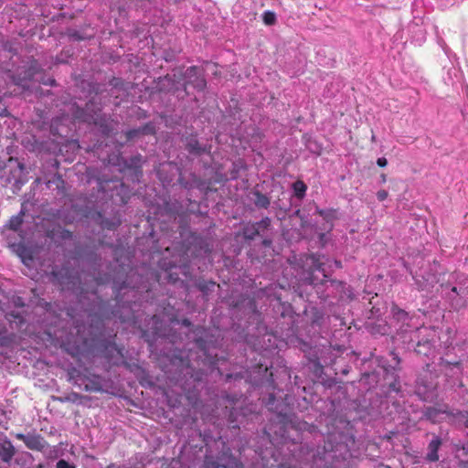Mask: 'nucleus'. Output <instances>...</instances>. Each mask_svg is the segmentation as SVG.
I'll use <instances>...</instances> for the list:
<instances>
[{
	"label": "nucleus",
	"mask_w": 468,
	"mask_h": 468,
	"mask_svg": "<svg viewBox=\"0 0 468 468\" xmlns=\"http://www.w3.org/2000/svg\"><path fill=\"white\" fill-rule=\"evenodd\" d=\"M301 270L297 272V291L300 295L315 294L320 299L323 289L329 278L324 263L319 254H304L300 260Z\"/></svg>",
	"instance_id": "1"
},
{
	"label": "nucleus",
	"mask_w": 468,
	"mask_h": 468,
	"mask_svg": "<svg viewBox=\"0 0 468 468\" xmlns=\"http://www.w3.org/2000/svg\"><path fill=\"white\" fill-rule=\"evenodd\" d=\"M89 93H94V96L85 103L84 107H80L77 103H73L70 107L71 115L75 120L80 122L91 124L97 115L102 112V103L97 96L101 94L103 90L99 83H89Z\"/></svg>",
	"instance_id": "2"
},
{
	"label": "nucleus",
	"mask_w": 468,
	"mask_h": 468,
	"mask_svg": "<svg viewBox=\"0 0 468 468\" xmlns=\"http://www.w3.org/2000/svg\"><path fill=\"white\" fill-rule=\"evenodd\" d=\"M346 440V437L343 433L329 434L323 446L322 458L333 466L346 460L350 452Z\"/></svg>",
	"instance_id": "3"
},
{
	"label": "nucleus",
	"mask_w": 468,
	"mask_h": 468,
	"mask_svg": "<svg viewBox=\"0 0 468 468\" xmlns=\"http://www.w3.org/2000/svg\"><path fill=\"white\" fill-rule=\"evenodd\" d=\"M441 287L450 288L447 292V298L451 303V306L456 310H462L467 306L468 301V279L458 281L456 278L455 284L451 286L450 283L441 284Z\"/></svg>",
	"instance_id": "4"
},
{
	"label": "nucleus",
	"mask_w": 468,
	"mask_h": 468,
	"mask_svg": "<svg viewBox=\"0 0 468 468\" xmlns=\"http://www.w3.org/2000/svg\"><path fill=\"white\" fill-rule=\"evenodd\" d=\"M51 282L61 287L62 290H74L80 283L77 272L69 267H54L50 272Z\"/></svg>",
	"instance_id": "5"
},
{
	"label": "nucleus",
	"mask_w": 468,
	"mask_h": 468,
	"mask_svg": "<svg viewBox=\"0 0 468 468\" xmlns=\"http://www.w3.org/2000/svg\"><path fill=\"white\" fill-rule=\"evenodd\" d=\"M203 468H243V464L229 448H224L216 458L206 456Z\"/></svg>",
	"instance_id": "6"
},
{
	"label": "nucleus",
	"mask_w": 468,
	"mask_h": 468,
	"mask_svg": "<svg viewBox=\"0 0 468 468\" xmlns=\"http://www.w3.org/2000/svg\"><path fill=\"white\" fill-rule=\"evenodd\" d=\"M179 80H185L183 90L187 92V87L192 86L197 90H204L207 87V81L203 73L197 66H191L187 69H180Z\"/></svg>",
	"instance_id": "7"
},
{
	"label": "nucleus",
	"mask_w": 468,
	"mask_h": 468,
	"mask_svg": "<svg viewBox=\"0 0 468 468\" xmlns=\"http://www.w3.org/2000/svg\"><path fill=\"white\" fill-rule=\"evenodd\" d=\"M98 190L100 192L108 193L112 192V197L114 192L117 196H120L122 203L127 202L129 197V187L122 182L117 179H106L105 177L97 178Z\"/></svg>",
	"instance_id": "8"
},
{
	"label": "nucleus",
	"mask_w": 468,
	"mask_h": 468,
	"mask_svg": "<svg viewBox=\"0 0 468 468\" xmlns=\"http://www.w3.org/2000/svg\"><path fill=\"white\" fill-rule=\"evenodd\" d=\"M41 73L40 65L37 60H31L27 68L22 69L12 76L14 84L27 89V81L39 80L37 76Z\"/></svg>",
	"instance_id": "9"
},
{
	"label": "nucleus",
	"mask_w": 468,
	"mask_h": 468,
	"mask_svg": "<svg viewBox=\"0 0 468 468\" xmlns=\"http://www.w3.org/2000/svg\"><path fill=\"white\" fill-rule=\"evenodd\" d=\"M25 170V165L16 161V166L11 168L9 174L5 176V186L11 185L13 194H17L21 190L22 186L27 181Z\"/></svg>",
	"instance_id": "10"
},
{
	"label": "nucleus",
	"mask_w": 468,
	"mask_h": 468,
	"mask_svg": "<svg viewBox=\"0 0 468 468\" xmlns=\"http://www.w3.org/2000/svg\"><path fill=\"white\" fill-rule=\"evenodd\" d=\"M185 150L194 157H200L203 154H209V147L200 144L197 135L193 133H185L181 136Z\"/></svg>",
	"instance_id": "11"
},
{
	"label": "nucleus",
	"mask_w": 468,
	"mask_h": 468,
	"mask_svg": "<svg viewBox=\"0 0 468 468\" xmlns=\"http://www.w3.org/2000/svg\"><path fill=\"white\" fill-rule=\"evenodd\" d=\"M440 264L436 261L429 267V271H421L415 277L416 283L421 290L429 291L435 283L440 282L439 279Z\"/></svg>",
	"instance_id": "12"
},
{
	"label": "nucleus",
	"mask_w": 468,
	"mask_h": 468,
	"mask_svg": "<svg viewBox=\"0 0 468 468\" xmlns=\"http://www.w3.org/2000/svg\"><path fill=\"white\" fill-rule=\"evenodd\" d=\"M193 342L197 347L205 355L207 354L211 347L215 346V341L210 332L201 326H197L193 330Z\"/></svg>",
	"instance_id": "13"
},
{
	"label": "nucleus",
	"mask_w": 468,
	"mask_h": 468,
	"mask_svg": "<svg viewBox=\"0 0 468 468\" xmlns=\"http://www.w3.org/2000/svg\"><path fill=\"white\" fill-rule=\"evenodd\" d=\"M16 437L22 441L26 446L32 451L42 452L48 447L47 441L38 433H16Z\"/></svg>",
	"instance_id": "14"
},
{
	"label": "nucleus",
	"mask_w": 468,
	"mask_h": 468,
	"mask_svg": "<svg viewBox=\"0 0 468 468\" xmlns=\"http://www.w3.org/2000/svg\"><path fill=\"white\" fill-rule=\"evenodd\" d=\"M109 85L112 87L109 95L121 100L127 98L130 90L133 89V85L130 82L115 77L110 80Z\"/></svg>",
	"instance_id": "15"
},
{
	"label": "nucleus",
	"mask_w": 468,
	"mask_h": 468,
	"mask_svg": "<svg viewBox=\"0 0 468 468\" xmlns=\"http://www.w3.org/2000/svg\"><path fill=\"white\" fill-rule=\"evenodd\" d=\"M344 287L345 282L332 279L329 276L325 286L323 289V293L321 294L320 299L323 301H326L330 298L338 299L340 292L344 290Z\"/></svg>",
	"instance_id": "16"
},
{
	"label": "nucleus",
	"mask_w": 468,
	"mask_h": 468,
	"mask_svg": "<svg viewBox=\"0 0 468 468\" xmlns=\"http://www.w3.org/2000/svg\"><path fill=\"white\" fill-rule=\"evenodd\" d=\"M16 453V449L13 445L10 439L1 433L0 435V461L5 464H10L14 456Z\"/></svg>",
	"instance_id": "17"
},
{
	"label": "nucleus",
	"mask_w": 468,
	"mask_h": 468,
	"mask_svg": "<svg viewBox=\"0 0 468 468\" xmlns=\"http://www.w3.org/2000/svg\"><path fill=\"white\" fill-rule=\"evenodd\" d=\"M409 347H413L414 351L424 356H429L433 353V343L429 338H420L418 335L416 339H411L409 343Z\"/></svg>",
	"instance_id": "18"
},
{
	"label": "nucleus",
	"mask_w": 468,
	"mask_h": 468,
	"mask_svg": "<svg viewBox=\"0 0 468 468\" xmlns=\"http://www.w3.org/2000/svg\"><path fill=\"white\" fill-rule=\"evenodd\" d=\"M97 349L102 356L109 360L114 358L117 355L122 356L116 344L107 339L99 341Z\"/></svg>",
	"instance_id": "19"
},
{
	"label": "nucleus",
	"mask_w": 468,
	"mask_h": 468,
	"mask_svg": "<svg viewBox=\"0 0 468 468\" xmlns=\"http://www.w3.org/2000/svg\"><path fill=\"white\" fill-rule=\"evenodd\" d=\"M91 124L97 126L101 134L105 136H109L114 130L113 121L109 115L102 113V112L96 116L94 121L91 122Z\"/></svg>",
	"instance_id": "20"
},
{
	"label": "nucleus",
	"mask_w": 468,
	"mask_h": 468,
	"mask_svg": "<svg viewBox=\"0 0 468 468\" xmlns=\"http://www.w3.org/2000/svg\"><path fill=\"white\" fill-rule=\"evenodd\" d=\"M94 219L102 229L108 230L116 229L122 223V220L118 215H114L112 218H106L101 212L96 214Z\"/></svg>",
	"instance_id": "21"
},
{
	"label": "nucleus",
	"mask_w": 468,
	"mask_h": 468,
	"mask_svg": "<svg viewBox=\"0 0 468 468\" xmlns=\"http://www.w3.org/2000/svg\"><path fill=\"white\" fill-rule=\"evenodd\" d=\"M156 90L159 92H170L171 90H177L176 88V80L173 79L171 75L166 74L164 77H159L156 80Z\"/></svg>",
	"instance_id": "22"
},
{
	"label": "nucleus",
	"mask_w": 468,
	"mask_h": 468,
	"mask_svg": "<svg viewBox=\"0 0 468 468\" xmlns=\"http://www.w3.org/2000/svg\"><path fill=\"white\" fill-rule=\"evenodd\" d=\"M145 162L142 154H137L130 158H122L120 164L125 168L142 173V165Z\"/></svg>",
	"instance_id": "23"
},
{
	"label": "nucleus",
	"mask_w": 468,
	"mask_h": 468,
	"mask_svg": "<svg viewBox=\"0 0 468 468\" xmlns=\"http://www.w3.org/2000/svg\"><path fill=\"white\" fill-rule=\"evenodd\" d=\"M177 181L179 185L186 189H192L194 187L202 188L205 186V182L196 174H191L190 179H186L180 176Z\"/></svg>",
	"instance_id": "24"
},
{
	"label": "nucleus",
	"mask_w": 468,
	"mask_h": 468,
	"mask_svg": "<svg viewBox=\"0 0 468 468\" xmlns=\"http://www.w3.org/2000/svg\"><path fill=\"white\" fill-rule=\"evenodd\" d=\"M451 410H448L447 406L441 408L427 407L423 410V418L431 422H436L440 414H447L449 416Z\"/></svg>",
	"instance_id": "25"
},
{
	"label": "nucleus",
	"mask_w": 468,
	"mask_h": 468,
	"mask_svg": "<svg viewBox=\"0 0 468 468\" xmlns=\"http://www.w3.org/2000/svg\"><path fill=\"white\" fill-rule=\"evenodd\" d=\"M441 444V439L434 437L428 445V452L425 459L431 463L437 462L439 460L438 451Z\"/></svg>",
	"instance_id": "26"
},
{
	"label": "nucleus",
	"mask_w": 468,
	"mask_h": 468,
	"mask_svg": "<svg viewBox=\"0 0 468 468\" xmlns=\"http://www.w3.org/2000/svg\"><path fill=\"white\" fill-rule=\"evenodd\" d=\"M440 366L441 367V369L444 371L445 375L449 376H455L461 374V362L460 361H449L446 359L441 358Z\"/></svg>",
	"instance_id": "27"
},
{
	"label": "nucleus",
	"mask_w": 468,
	"mask_h": 468,
	"mask_svg": "<svg viewBox=\"0 0 468 468\" xmlns=\"http://www.w3.org/2000/svg\"><path fill=\"white\" fill-rule=\"evenodd\" d=\"M65 34L69 37V39L74 41L89 39L94 36L93 30L91 29L90 32H88V28L83 29L82 31L68 28Z\"/></svg>",
	"instance_id": "28"
},
{
	"label": "nucleus",
	"mask_w": 468,
	"mask_h": 468,
	"mask_svg": "<svg viewBox=\"0 0 468 468\" xmlns=\"http://www.w3.org/2000/svg\"><path fill=\"white\" fill-rule=\"evenodd\" d=\"M449 417L452 418V421L459 426L468 429V411L456 410L455 412H449Z\"/></svg>",
	"instance_id": "29"
},
{
	"label": "nucleus",
	"mask_w": 468,
	"mask_h": 468,
	"mask_svg": "<svg viewBox=\"0 0 468 468\" xmlns=\"http://www.w3.org/2000/svg\"><path fill=\"white\" fill-rule=\"evenodd\" d=\"M366 327L371 334H378V335H387L388 334V325L386 323L381 321L380 323L376 322H367Z\"/></svg>",
	"instance_id": "30"
},
{
	"label": "nucleus",
	"mask_w": 468,
	"mask_h": 468,
	"mask_svg": "<svg viewBox=\"0 0 468 468\" xmlns=\"http://www.w3.org/2000/svg\"><path fill=\"white\" fill-rule=\"evenodd\" d=\"M260 235L253 223L244 225L241 229V236L246 241L254 240L255 238Z\"/></svg>",
	"instance_id": "31"
},
{
	"label": "nucleus",
	"mask_w": 468,
	"mask_h": 468,
	"mask_svg": "<svg viewBox=\"0 0 468 468\" xmlns=\"http://www.w3.org/2000/svg\"><path fill=\"white\" fill-rule=\"evenodd\" d=\"M252 194L255 197L253 203L258 208H268L269 207V206L271 204V200L267 196H265L259 190H254L252 192Z\"/></svg>",
	"instance_id": "32"
},
{
	"label": "nucleus",
	"mask_w": 468,
	"mask_h": 468,
	"mask_svg": "<svg viewBox=\"0 0 468 468\" xmlns=\"http://www.w3.org/2000/svg\"><path fill=\"white\" fill-rule=\"evenodd\" d=\"M26 208L25 203L22 204V208L18 215L13 216L8 221V228L12 230L16 231L23 223V217L25 216Z\"/></svg>",
	"instance_id": "33"
},
{
	"label": "nucleus",
	"mask_w": 468,
	"mask_h": 468,
	"mask_svg": "<svg viewBox=\"0 0 468 468\" xmlns=\"http://www.w3.org/2000/svg\"><path fill=\"white\" fill-rule=\"evenodd\" d=\"M276 402V398L273 394H270L269 397H268V399L266 401V406L268 407V409L271 411H274L276 413H278L281 417H282V419H284L285 417V414H283V404L280 403V404H275Z\"/></svg>",
	"instance_id": "34"
},
{
	"label": "nucleus",
	"mask_w": 468,
	"mask_h": 468,
	"mask_svg": "<svg viewBox=\"0 0 468 468\" xmlns=\"http://www.w3.org/2000/svg\"><path fill=\"white\" fill-rule=\"evenodd\" d=\"M216 285L213 281L199 280L196 282V287L206 296L214 291Z\"/></svg>",
	"instance_id": "35"
},
{
	"label": "nucleus",
	"mask_w": 468,
	"mask_h": 468,
	"mask_svg": "<svg viewBox=\"0 0 468 468\" xmlns=\"http://www.w3.org/2000/svg\"><path fill=\"white\" fill-rule=\"evenodd\" d=\"M5 318L11 323H15L16 327L25 324V319L21 313L16 311H10L5 314Z\"/></svg>",
	"instance_id": "36"
},
{
	"label": "nucleus",
	"mask_w": 468,
	"mask_h": 468,
	"mask_svg": "<svg viewBox=\"0 0 468 468\" xmlns=\"http://www.w3.org/2000/svg\"><path fill=\"white\" fill-rule=\"evenodd\" d=\"M123 135L125 137V142L122 143L121 145H123L124 144H126L128 142L137 141L138 139L143 137L139 128L127 130V131L123 132Z\"/></svg>",
	"instance_id": "37"
},
{
	"label": "nucleus",
	"mask_w": 468,
	"mask_h": 468,
	"mask_svg": "<svg viewBox=\"0 0 468 468\" xmlns=\"http://www.w3.org/2000/svg\"><path fill=\"white\" fill-rule=\"evenodd\" d=\"M355 298V294L351 289L350 286H348L346 282H345V287H344V290H342L340 292V295L338 297V301L339 302H343V303H347V302H350L352 301L353 299Z\"/></svg>",
	"instance_id": "38"
},
{
	"label": "nucleus",
	"mask_w": 468,
	"mask_h": 468,
	"mask_svg": "<svg viewBox=\"0 0 468 468\" xmlns=\"http://www.w3.org/2000/svg\"><path fill=\"white\" fill-rule=\"evenodd\" d=\"M271 222V218L265 217L261 220L253 223L258 232L261 234L260 236H264V231L270 228Z\"/></svg>",
	"instance_id": "39"
},
{
	"label": "nucleus",
	"mask_w": 468,
	"mask_h": 468,
	"mask_svg": "<svg viewBox=\"0 0 468 468\" xmlns=\"http://www.w3.org/2000/svg\"><path fill=\"white\" fill-rule=\"evenodd\" d=\"M142 136L144 135H154L156 133L155 124L153 122H148L145 124L138 127Z\"/></svg>",
	"instance_id": "40"
},
{
	"label": "nucleus",
	"mask_w": 468,
	"mask_h": 468,
	"mask_svg": "<svg viewBox=\"0 0 468 468\" xmlns=\"http://www.w3.org/2000/svg\"><path fill=\"white\" fill-rule=\"evenodd\" d=\"M292 186L295 196L300 199L303 198L307 189L306 185L303 181L299 180L294 182Z\"/></svg>",
	"instance_id": "41"
},
{
	"label": "nucleus",
	"mask_w": 468,
	"mask_h": 468,
	"mask_svg": "<svg viewBox=\"0 0 468 468\" xmlns=\"http://www.w3.org/2000/svg\"><path fill=\"white\" fill-rule=\"evenodd\" d=\"M316 212L326 221H332L337 218L335 209H316Z\"/></svg>",
	"instance_id": "42"
},
{
	"label": "nucleus",
	"mask_w": 468,
	"mask_h": 468,
	"mask_svg": "<svg viewBox=\"0 0 468 468\" xmlns=\"http://www.w3.org/2000/svg\"><path fill=\"white\" fill-rule=\"evenodd\" d=\"M262 20L266 26H273L277 21L276 15L272 11H266L262 15Z\"/></svg>",
	"instance_id": "43"
},
{
	"label": "nucleus",
	"mask_w": 468,
	"mask_h": 468,
	"mask_svg": "<svg viewBox=\"0 0 468 468\" xmlns=\"http://www.w3.org/2000/svg\"><path fill=\"white\" fill-rule=\"evenodd\" d=\"M390 356H391V361H389L388 367H390L393 370L400 369L399 365H400L401 359L399 356V355L397 353H395L394 351H391L390 352Z\"/></svg>",
	"instance_id": "44"
},
{
	"label": "nucleus",
	"mask_w": 468,
	"mask_h": 468,
	"mask_svg": "<svg viewBox=\"0 0 468 468\" xmlns=\"http://www.w3.org/2000/svg\"><path fill=\"white\" fill-rule=\"evenodd\" d=\"M177 53H178V51L172 49V48L165 49L163 52L162 58L166 62H172V61L176 60Z\"/></svg>",
	"instance_id": "45"
},
{
	"label": "nucleus",
	"mask_w": 468,
	"mask_h": 468,
	"mask_svg": "<svg viewBox=\"0 0 468 468\" xmlns=\"http://www.w3.org/2000/svg\"><path fill=\"white\" fill-rule=\"evenodd\" d=\"M455 447L459 456L468 460V441L462 444H456Z\"/></svg>",
	"instance_id": "46"
},
{
	"label": "nucleus",
	"mask_w": 468,
	"mask_h": 468,
	"mask_svg": "<svg viewBox=\"0 0 468 468\" xmlns=\"http://www.w3.org/2000/svg\"><path fill=\"white\" fill-rule=\"evenodd\" d=\"M393 314L398 320H405L408 317V314L404 310L398 307L393 308Z\"/></svg>",
	"instance_id": "47"
},
{
	"label": "nucleus",
	"mask_w": 468,
	"mask_h": 468,
	"mask_svg": "<svg viewBox=\"0 0 468 468\" xmlns=\"http://www.w3.org/2000/svg\"><path fill=\"white\" fill-rule=\"evenodd\" d=\"M37 81L48 86H55L57 84L56 80L52 77H40L39 80H37Z\"/></svg>",
	"instance_id": "48"
},
{
	"label": "nucleus",
	"mask_w": 468,
	"mask_h": 468,
	"mask_svg": "<svg viewBox=\"0 0 468 468\" xmlns=\"http://www.w3.org/2000/svg\"><path fill=\"white\" fill-rule=\"evenodd\" d=\"M12 303L14 304L15 307L18 308L24 307L26 305L24 299L20 296H14L12 298Z\"/></svg>",
	"instance_id": "49"
},
{
	"label": "nucleus",
	"mask_w": 468,
	"mask_h": 468,
	"mask_svg": "<svg viewBox=\"0 0 468 468\" xmlns=\"http://www.w3.org/2000/svg\"><path fill=\"white\" fill-rule=\"evenodd\" d=\"M380 313V310L378 308L372 307L367 313V318L368 320L373 319L375 316H378Z\"/></svg>",
	"instance_id": "50"
},
{
	"label": "nucleus",
	"mask_w": 468,
	"mask_h": 468,
	"mask_svg": "<svg viewBox=\"0 0 468 468\" xmlns=\"http://www.w3.org/2000/svg\"><path fill=\"white\" fill-rule=\"evenodd\" d=\"M242 378H243V373H241V372L235 373V374H228L226 376V380L227 381H229L231 379L238 380V379H242Z\"/></svg>",
	"instance_id": "51"
},
{
	"label": "nucleus",
	"mask_w": 468,
	"mask_h": 468,
	"mask_svg": "<svg viewBox=\"0 0 468 468\" xmlns=\"http://www.w3.org/2000/svg\"><path fill=\"white\" fill-rule=\"evenodd\" d=\"M56 468H75V467L65 460H59L57 463Z\"/></svg>",
	"instance_id": "52"
},
{
	"label": "nucleus",
	"mask_w": 468,
	"mask_h": 468,
	"mask_svg": "<svg viewBox=\"0 0 468 468\" xmlns=\"http://www.w3.org/2000/svg\"><path fill=\"white\" fill-rule=\"evenodd\" d=\"M398 434V431H391L382 436V439L387 441H391L393 437Z\"/></svg>",
	"instance_id": "53"
},
{
	"label": "nucleus",
	"mask_w": 468,
	"mask_h": 468,
	"mask_svg": "<svg viewBox=\"0 0 468 468\" xmlns=\"http://www.w3.org/2000/svg\"><path fill=\"white\" fill-rule=\"evenodd\" d=\"M180 69H183L182 68H176V69H173V75H171L173 79L176 80V84L180 83V81L183 80H179Z\"/></svg>",
	"instance_id": "54"
},
{
	"label": "nucleus",
	"mask_w": 468,
	"mask_h": 468,
	"mask_svg": "<svg viewBox=\"0 0 468 468\" xmlns=\"http://www.w3.org/2000/svg\"><path fill=\"white\" fill-rule=\"evenodd\" d=\"M388 194L386 190H379L377 193L378 199L379 201H384L388 197Z\"/></svg>",
	"instance_id": "55"
},
{
	"label": "nucleus",
	"mask_w": 468,
	"mask_h": 468,
	"mask_svg": "<svg viewBox=\"0 0 468 468\" xmlns=\"http://www.w3.org/2000/svg\"><path fill=\"white\" fill-rule=\"evenodd\" d=\"M11 339L8 336H0V346H8Z\"/></svg>",
	"instance_id": "56"
},
{
	"label": "nucleus",
	"mask_w": 468,
	"mask_h": 468,
	"mask_svg": "<svg viewBox=\"0 0 468 468\" xmlns=\"http://www.w3.org/2000/svg\"><path fill=\"white\" fill-rule=\"evenodd\" d=\"M314 372L315 373L323 372V366L321 365V363L319 362L318 359L314 361Z\"/></svg>",
	"instance_id": "57"
},
{
	"label": "nucleus",
	"mask_w": 468,
	"mask_h": 468,
	"mask_svg": "<svg viewBox=\"0 0 468 468\" xmlns=\"http://www.w3.org/2000/svg\"><path fill=\"white\" fill-rule=\"evenodd\" d=\"M377 165L380 167H385L388 165V161L385 157H380L377 160Z\"/></svg>",
	"instance_id": "58"
},
{
	"label": "nucleus",
	"mask_w": 468,
	"mask_h": 468,
	"mask_svg": "<svg viewBox=\"0 0 468 468\" xmlns=\"http://www.w3.org/2000/svg\"><path fill=\"white\" fill-rule=\"evenodd\" d=\"M389 388L398 392L399 390V383L397 380H394L389 384Z\"/></svg>",
	"instance_id": "59"
},
{
	"label": "nucleus",
	"mask_w": 468,
	"mask_h": 468,
	"mask_svg": "<svg viewBox=\"0 0 468 468\" xmlns=\"http://www.w3.org/2000/svg\"><path fill=\"white\" fill-rule=\"evenodd\" d=\"M261 244L265 248H270L272 244V240H271V239L264 238L261 241Z\"/></svg>",
	"instance_id": "60"
},
{
	"label": "nucleus",
	"mask_w": 468,
	"mask_h": 468,
	"mask_svg": "<svg viewBox=\"0 0 468 468\" xmlns=\"http://www.w3.org/2000/svg\"><path fill=\"white\" fill-rule=\"evenodd\" d=\"M312 144H313V143H312V142H310V143H309V144L307 145V147L310 149V151H312V152L316 153V154H320V151H319V149H318V146H317L315 144H314V146H313Z\"/></svg>",
	"instance_id": "61"
},
{
	"label": "nucleus",
	"mask_w": 468,
	"mask_h": 468,
	"mask_svg": "<svg viewBox=\"0 0 468 468\" xmlns=\"http://www.w3.org/2000/svg\"><path fill=\"white\" fill-rule=\"evenodd\" d=\"M459 468H468V460H462L459 462Z\"/></svg>",
	"instance_id": "62"
},
{
	"label": "nucleus",
	"mask_w": 468,
	"mask_h": 468,
	"mask_svg": "<svg viewBox=\"0 0 468 468\" xmlns=\"http://www.w3.org/2000/svg\"><path fill=\"white\" fill-rule=\"evenodd\" d=\"M308 226V221L305 219L304 217H301V228L305 229Z\"/></svg>",
	"instance_id": "63"
},
{
	"label": "nucleus",
	"mask_w": 468,
	"mask_h": 468,
	"mask_svg": "<svg viewBox=\"0 0 468 468\" xmlns=\"http://www.w3.org/2000/svg\"><path fill=\"white\" fill-rule=\"evenodd\" d=\"M181 324H182L183 325L186 326V327H189V326H191V325H192L191 321H190L189 319H187V318L183 319V320H182V322H181Z\"/></svg>",
	"instance_id": "64"
}]
</instances>
